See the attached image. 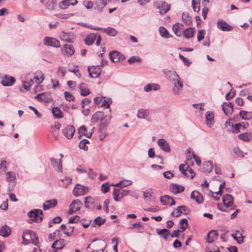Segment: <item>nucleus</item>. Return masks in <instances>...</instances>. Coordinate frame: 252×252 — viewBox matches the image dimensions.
Instances as JSON below:
<instances>
[{
  "mask_svg": "<svg viewBox=\"0 0 252 252\" xmlns=\"http://www.w3.org/2000/svg\"><path fill=\"white\" fill-rule=\"evenodd\" d=\"M169 79L173 85L172 92L174 94L179 95L183 91V83L176 71H169Z\"/></svg>",
  "mask_w": 252,
  "mask_h": 252,
  "instance_id": "f257e3e1",
  "label": "nucleus"
},
{
  "mask_svg": "<svg viewBox=\"0 0 252 252\" xmlns=\"http://www.w3.org/2000/svg\"><path fill=\"white\" fill-rule=\"evenodd\" d=\"M22 238L25 245L32 243L34 245H37L39 243L36 234L31 230L25 231L23 234Z\"/></svg>",
  "mask_w": 252,
  "mask_h": 252,
  "instance_id": "f03ea898",
  "label": "nucleus"
},
{
  "mask_svg": "<svg viewBox=\"0 0 252 252\" xmlns=\"http://www.w3.org/2000/svg\"><path fill=\"white\" fill-rule=\"evenodd\" d=\"M111 119V117L110 115H104L101 120V122L99 126V130L103 136V138H100L101 140H102L107 135L106 129L110 123Z\"/></svg>",
  "mask_w": 252,
  "mask_h": 252,
  "instance_id": "7ed1b4c3",
  "label": "nucleus"
},
{
  "mask_svg": "<svg viewBox=\"0 0 252 252\" xmlns=\"http://www.w3.org/2000/svg\"><path fill=\"white\" fill-rule=\"evenodd\" d=\"M28 215L31 219L32 221H36V222H41L43 219V212L39 209H34L30 211Z\"/></svg>",
  "mask_w": 252,
  "mask_h": 252,
  "instance_id": "20e7f679",
  "label": "nucleus"
},
{
  "mask_svg": "<svg viewBox=\"0 0 252 252\" xmlns=\"http://www.w3.org/2000/svg\"><path fill=\"white\" fill-rule=\"evenodd\" d=\"M96 39V44L99 46L100 44L101 39V37L94 33H90L84 39V42L87 45H91L94 43L95 39Z\"/></svg>",
  "mask_w": 252,
  "mask_h": 252,
  "instance_id": "39448f33",
  "label": "nucleus"
},
{
  "mask_svg": "<svg viewBox=\"0 0 252 252\" xmlns=\"http://www.w3.org/2000/svg\"><path fill=\"white\" fill-rule=\"evenodd\" d=\"M89 189L87 187L76 184L73 189V194L74 196L78 197L87 193Z\"/></svg>",
  "mask_w": 252,
  "mask_h": 252,
  "instance_id": "423d86ee",
  "label": "nucleus"
},
{
  "mask_svg": "<svg viewBox=\"0 0 252 252\" xmlns=\"http://www.w3.org/2000/svg\"><path fill=\"white\" fill-rule=\"evenodd\" d=\"M129 190L126 189H114L113 191V198L115 201H119L120 199L119 198V196H121V197H124L125 196H126L129 193Z\"/></svg>",
  "mask_w": 252,
  "mask_h": 252,
  "instance_id": "0eeeda50",
  "label": "nucleus"
},
{
  "mask_svg": "<svg viewBox=\"0 0 252 252\" xmlns=\"http://www.w3.org/2000/svg\"><path fill=\"white\" fill-rule=\"evenodd\" d=\"M189 212L190 209L187 206L182 205L177 207L176 209L171 213V216L172 217H178L182 213L188 214Z\"/></svg>",
  "mask_w": 252,
  "mask_h": 252,
  "instance_id": "6e6552de",
  "label": "nucleus"
},
{
  "mask_svg": "<svg viewBox=\"0 0 252 252\" xmlns=\"http://www.w3.org/2000/svg\"><path fill=\"white\" fill-rule=\"evenodd\" d=\"M82 205V203L79 200H74L69 205L68 214L69 215H72L75 212L80 210Z\"/></svg>",
  "mask_w": 252,
  "mask_h": 252,
  "instance_id": "1a4fd4ad",
  "label": "nucleus"
},
{
  "mask_svg": "<svg viewBox=\"0 0 252 252\" xmlns=\"http://www.w3.org/2000/svg\"><path fill=\"white\" fill-rule=\"evenodd\" d=\"M97 204L98 199L96 198L90 196L86 197L85 199V206L87 208L94 209Z\"/></svg>",
  "mask_w": 252,
  "mask_h": 252,
  "instance_id": "9d476101",
  "label": "nucleus"
},
{
  "mask_svg": "<svg viewBox=\"0 0 252 252\" xmlns=\"http://www.w3.org/2000/svg\"><path fill=\"white\" fill-rule=\"evenodd\" d=\"M233 197L228 194H225L222 197V201L224 206L226 208L231 207L230 210L234 209V206L233 205Z\"/></svg>",
  "mask_w": 252,
  "mask_h": 252,
  "instance_id": "9b49d317",
  "label": "nucleus"
},
{
  "mask_svg": "<svg viewBox=\"0 0 252 252\" xmlns=\"http://www.w3.org/2000/svg\"><path fill=\"white\" fill-rule=\"evenodd\" d=\"M88 70L90 76L92 78H97L99 77L102 71L100 65L93 66L92 67L89 66L88 67Z\"/></svg>",
  "mask_w": 252,
  "mask_h": 252,
  "instance_id": "f8f14e48",
  "label": "nucleus"
},
{
  "mask_svg": "<svg viewBox=\"0 0 252 252\" xmlns=\"http://www.w3.org/2000/svg\"><path fill=\"white\" fill-rule=\"evenodd\" d=\"M75 131V127L71 125L67 126L63 129V134L68 139H70L73 137Z\"/></svg>",
  "mask_w": 252,
  "mask_h": 252,
  "instance_id": "ddd939ff",
  "label": "nucleus"
},
{
  "mask_svg": "<svg viewBox=\"0 0 252 252\" xmlns=\"http://www.w3.org/2000/svg\"><path fill=\"white\" fill-rule=\"evenodd\" d=\"M44 44L47 46L59 47L60 46L59 41L54 38L46 37L44 39Z\"/></svg>",
  "mask_w": 252,
  "mask_h": 252,
  "instance_id": "4468645a",
  "label": "nucleus"
},
{
  "mask_svg": "<svg viewBox=\"0 0 252 252\" xmlns=\"http://www.w3.org/2000/svg\"><path fill=\"white\" fill-rule=\"evenodd\" d=\"M157 7L159 9V12L161 14H165L170 8V6L166 2H161L156 4Z\"/></svg>",
  "mask_w": 252,
  "mask_h": 252,
  "instance_id": "2eb2a0df",
  "label": "nucleus"
},
{
  "mask_svg": "<svg viewBox=\"0 0 252 252\" xmlns=\"http://www.w3.org/2000/svg\"><path fill=\"white\" fill-rule=\"evenodd\" d=\"M158 144L163 151L165 152H170L171 150L167 141L164 139L160 138L158 140Z\"/></svg>",
  "mask_w": 252,
  "mask_h": 252,
  "instance_id": "dca6fc26",
  "label": "nucleus"
},
{
  "mask_svg": "<svg viewBox=\"0 0 252 252\" xmlns=\"http://www.w3.org/2000/svg\"><path fill=\"white\" fill-rule=\"evenodd\" d=\"M217 26L219 29L222 31H232L233 28L228 23L224 21L220 20L217 22Z\"/></svg>",
  "mask_w": 252,
  "mask_h": 252,
  "instance_id": "f3484780",
  "label": "nucleus"
},
{
  "mask_svg": "<svg viewBox=\"0 0 252 252\" xmlns=\"http://www.w3.org/2000/svg\"><path fill=\"white\" fill-rule=\"evenodd\" d=\"M222 109L224 113L228 116L231 115L233 112V107L232 103L224 102L221 105Z\"/></svg>",
  "mask_w": 252,
  "mask_h": 252,
  "instance_id": "a211bd4d",
  "label": "nucleus"
},
{
  "mask_svg": "<svg viewBox=\"0 0 252 252\" xmlns=\"http://www.w3.org/2000/svg\"><path fill=\"white\" fill-rule=\"evenodd\" d=\"M191 199L195 200L198 204H202L203 202V197L202 195L198 191L193 190L191 194Z\"/></svg>",
  "mask_w": 252,
  "mask_h": 252,
  "instance_id": "6ab92c4d",
  "label": "nucleus"
},
{
  "mask_svg": "<svg viewBox=\"0 0 252 252\" xmlns=\"http://www.w3.org/2000/svg\"><path fill=\"white\" fill-rule=\"evenodd\" d=\"M52 164L55 170L61 172L62 170V160L57 159L54 158H50Z\"/></svg>",
  "mask_w": 252,
  "mask_h": 252,
  "instance_id": "aec40b11",
  "label": "nucleus"
},
{
  "mask_svg": "<svg viewBox=\"0 0 252 252\" xmlns=\"http://www.w3.org/2000/svg\"><path fill=\"white\" fill-rule=\"evenodd\" d=\"M58 202L57 199H53L48 200L45 201L43 205V208L44 210H46L55 207L57 205Z\"/></svg>",
  "mask_w": 252,
  "mask_h": 252,
  "instance_id": "412c9836",
  "label": "nucleus"
},
{
  "mask_svg": "<svg viewBox=\"0 0 252 252\" xmlns=\"http://www.w3.org/2000/svg\"><path fill=\"white\" fill-rule=\"evenodd\" d=\"M64 240L63 239L55 241L52 245V248L54 250V252H57L59 249H63L64 246Z\"/></svg>",
  "mask_w": 252,
  "mask_h": 252,
  "instance_id": "4be33fe9",
  "label": "nucleus"
},
{
  "mask_svg": "<svg viewBox=\"0 0 252 252\" xmlns=\"http://www.w3.org/2000/svg\"><path fill=\"white\" fill-rule=\"evenodd\" d=\"M110 59L112 62L114 63H117L119 62L121 58H122V55L116 51H113L109 53Z\"/></svg>",
  "mask_w": 252,
  "mask_h": 252,
  "instance_id": "5701e85b",
  "label": "nucleus"
},
{
  "mask_svg": "<svg viewBox=\"0 0 252 252\" xmlns=\"http://www.w3.org/2000/svg\"><path fill=\"white\" fill-rule=\"evenodd\" d=\"M184 189L185 188L183 186L176 184H172L170 187V191L175 194L182 192Z\"/></svg>",
  "mask_w": 252,
  "mask_h": 252,
  "instance_id": "b1692460",
  "label": "nucleus"
},
{
  "mask_svg": "<svg viewBox=\"0 0 252 252\" xmlns=\"http://www.w3.org/2000/svg\"><path fill=\"white\" fill-rule=\"evenodd\" d=\"M15 82L13 77L5 75L4 78L1 81V84L4 86H12Z\"/></svg>",
  "mask_w": 252,
  "mask_h": 252,
  "instance_id": "393cba45",
  "label": "nucleus"
},
{
  "mask_svg": "<svg viewBox=\"0 0 252 252\" xmlns=\"http://www.w3.org/2000/svg\"><path fill=\"white\" fill-rule=\"evenodd\" d=\"M218 233L216 230H211L207 234L206 240L208 243H212L217 239Z\"/></svg>",
  "mask_w": 252,
  "mask_h": 252,
  "instance_id": "a878e982",
  "label": "nucleus"
},
{
  "mask_svg": "<svg viewBox=\"0 0 252 252\" xmlns=\"http://www.w3.org/2000/svg\"><path fill=\"white\" fill-rule=\"evenodd\" d=\"M132 182L131 180L124 179L120 181L119 183L116 184H112V186L120 188L122 189L123 188L129 186L131 185Z\"/></svg>",
  "mask_w": 252,
  "mask_h": 252,
  "instance_id": "bb28decb",
  "label": "nucleus"
},
{
  "mask_svg": "<svg viewBox=\"0 0 252 252\" xmlns=\"http://www.w3.org/2000/svg\"><path fill=\"white\" fill-rule=\"evenodd\" d=\"M214 114L213 112L208 111L205 115L206 124L208 126H211L214 123Z\"/></svg>",
  "mask_w": 252,
  "mask_h": 252,
  "instance_id": "cd10ccee",
  "label": "nucleus"
},
{
  "mask_svg": "<svg viewBox=\"0 0 252 252\" xmlns=\"http://www.w3.org/2000/svg\"><path fill=\"white\" fill-rule=\"evenodd\" d=\"M74 51L73 47L70 45L66 44L63 47V54L69 57L74 54Z\"/></svg>",
  "mask_w": 252,
  "mask_h": 252,
  "instance_id": "c85d7f7f",
  "label": "nucleus"
},
{
  "mask_svg": "<svg viewBox=\"0 0 252 252\" xmlns=\"http://www.w3.org/2000/svg\"><path fill=\"white\" fill-rule=\"evenodd\" d=\"M10 233L11 229L6 225L2 226L0 229V236L4 237H7L10 234Z\"/></svg>",
  "mask_w": 252,
  "mask_h": 252,
  "instance_id": "c756f323",
  "label": "nucleus"
},
{
  "mask_svg": "<svg viewBox=\"0 0 252 252\" xmlns=\"http://www.w3.org/2000/svg\"><path fill=\"white\" fill-rule=\"evenodd\" d=\"M189 28L184 29V25L179 23H177L172 26L173 32H189Z\"/></svg>",
  "mask_w": 252,
  "mask_h": 252,
  "instance_id": "7c9ffc66",
  "label": "nucleus"
},
{
  "mask_svg": "<svg viewBox=\"0 0 252 252\" xmlns=\"http://www.w3.org/2000/svg\"><path fill=\"white\" fill-rule=\"evenodd\" d=\"M60 35L61 39L67 42H72L73 41V36L69 32H62Z\"/></svg>",
  "mask_w": 252,
  "mask_h": 252,
  "instance_id": "2f4dec72",
  "label": "nucleus"
},
{
  "mask_svg": "<svg viewBox=\"0 0 252 252\" xmlns=\"http://www.w3.org/2000/svg\"><path fill=\"white\" fill-rule=\"evenodd\" d=\"M78 133L81 135H84L87 138H90L92 136V132H87V129L86 126H82L78 129Z\"/></svg>",
  "mask_w": 252,
  "mask_h": 252,
  "instance_id": "473e14b6",
  "label": "nucleus"
},
{
  "mask_svg": "<svg viewBox=\"0 0 252 252\" xmlns=\"http://www.w3.org/2000/svg\"><path fill=\"white\" fill-rule=\"evenodd\" d=\"M160 89V86L158 84H148L146 85L144 88V90L146 92H149L152 90L157 91Z\"/></svg>",
  "mask_w": 252,
  "mask_h": 252,
  "instance_id": "72a5a7b5",
  "label": "nucleus"
},
{
  "mask_svg": "<svg viewBox=\"0 0 252 252\" xmlns=\"http://www.w3.org/2000/svg\"><path fill=\"white\" fill-rule=\"evenodd\" d=\"M238 137L244 141H250L252 140V133L251 132H245L240 134Z\"/></svg>",
  "mask_w": 252,
  "mask_h": 252,
  "instance_id": "f704fd0d",
  "label": "nucleus"
},
{
  "mask_svg": "<svg viewBox=\"0 0 252 252\" xmlns=\"http://www.w3.org/2000/svg\"><path fill=\"white\" fill-rule=\"evenodd\" d=\"M232 237L237 241L239 244L243 243L244 241V237L241 232L237 231L235 233L232 234Z\"/></svg>",
  "mask_w": 252,
  "mask_h": 252,
  "instance_id": "c9c22d12",
  "label": "nucleus"
},
{
  "mask_svg": "<svg viewBox=\"0 0 252 252\" xmlns=\"http://www.w3.org/2000/svg\"><path fill=\"white\" fill-rule=\"evenodd\" d=\"M96 7L95 9L101 11L103 8L107 4L106 0H96L95 1Z\"/></svg>",
  "mask_w": 252,
  "mask_h": 252,
  "instance_id": "e433bc0d",
  "label": "nucleus"
},
{
  "mask_svg": "<svg viewBox=\"0 0 252 252\" xmlns=\"http://www.w3.org/2000/svg\"><path fill=\"white\" fill-rule=\"evenodd\" d=\"M104 114L103 112L100 111L96 112L93 115L91 122L93 123H97L99 120H101Z\"/></svg>",
  "mask_w": 252,
  "mask_h": 252,
  "instance_id": "4c0bfd02",
  "label": "nucleus"
},
{
  "mask_svg": "<svg viewBox=\"0 0 252 252\" xmlns=\"http://www.w3.org/2000/svg\"><path fill=\"white\" fill-rule=\"evenodd\" d=\"M149 112L147 109H140L138 110L137 117L139 119H145L148 116Z\"/></svg>",
  "mask_w": 252,
  "mask_h": 252,
  "instance_id": "58836bf2",
  "label": "nucleus"
},
{
  "mask_svg": "<svg viewBox=\"0 0 252 252\" xmlns=\"http://www.w3.org/2000/svg\"><path fill=\"white\" fill-rule=\"evenodd\" d=\"M157 233L163 237L164 240H166L168 238V237L169 235L170 231L167 229L163 228L162 229H158L156 230Z\"/></svg>",
  "mask_w": 252,
  "mask_h": 252,
  "instance_id": "ea45409f",
  "label": "nucleus"
},
{
  "mask_svg": "<svg viewBox=\"0 0 252 252\" xmlns=\"http://www.w3.org/2000/svg\"><path fill=\"white\" fill-rule=\"evenodd\" d=\"M239 115L243 119L245 120H249L252 119V112L241 111Z\"/></svg>",
  "mask_w": 252,
  "mask_h": 252,
  "instance_id": "a19ab883",
  "label": "nucleus"
},
{
  "mask_svg": "<svg viewBox=\"0 0 252 252\" xmlns=\"http://www.w3.org/2000/svg\"><path fill=\"white\" fill-rule=\"evenodd\" d=\"M249 126V125L248 122H243L237 124L235 126H233L234 127V129L236 132H239L240 129L247 128Z\"/></svg>",
  "mask_w": 252,
  "mask_h": 252,
  "instance_id": "79ce46f5",
  "label": "nucleus"
},
{
  "mask_svg": "<svg viewBox=\"0 0 252 252\" xmlns=\"http://www.w3.org/2000/svg\"><path fill=\"white\" fill-rule=\"evenodd\" d=\"M203 166V171L206 172L210 173L213 169V162L211 161L206 162Z\"/></svg>",
  "mask_w": 252,
  "mask_h": 252,
  "instance_id": "37998d69",
  "label": "nucleus"
},
{
  "mask_svg": "<svg viewBox=\"0 0 252 252\" xmlns=\"http://www.w3.org/2000/svg\"><path fill=\"white\" fill-rule=\"evenodd\" d=\"M52 113L53 116L56 118H62L63 117V113L61 110L57 108L54 107L52 109Z\"/></svg>",
  "mask_w": 252,
  "mask_h": 252,
  "instance_id": "c03bdc74",
  "label": "nucleus"
},
{
  "mask_svg": "<svg viewBox=\"0 0 252 252\" xmlns=\"http://www.w3.org/2000/svg\"><path fill=\"white\" fill-rule=\"evenodd\" d=\"M200 0H192L191 5L195 12H199L200 9Z\"/></svg>",
  "mask_w": 252,
  "mask_h": 252,
  "instance_id": "a18cd8bd",
  "label": "nucleus"
},
{
  "mask_svg": "<svg viewBox=\"0 0 252 252\" xmlns=\"http://www.w3.org/2000/svg\"><path fill=\"white\" fill-rule=\"evenodd\" d=\"M105 219H102L100 217H97L94 220V222L92 223V225L93 226H95L96 225L100 226L103 224L105 222Z\"/></svg>",
  "mask_w": 252,
  "mask_h": 252,
  "instance_id": "49530a36",
  "label": "nucleus"
},
{
  "mask_svg": "<svg viewBox=\"0 0 252 252\" xmlns=\"http://www.w3.org/2000/svg\"><path fill=\"white\" fill-rule=\"evenodd\" d=\"M188 168H189V165L185 164H180L179 167V170L187 177H189V176L188 173L187 172Z\"/></svg>",
  "mask_w": 252,
  "mask_h": 252,
  "instance_id": "de8ad7c7",
  "label": "nucleus"
},
{
  "mask_svg": "<svg viewBox=\"0 0 252 252\" xmlns=\"http://www.w3.org/2000/svg\"><path fill=\"white\" fill-rule=\"evenodd\" d=\"M88 28L91 30L94 31H103V32H112L113 31H115L114 29L110 27H108L106 29H102L98 27L91 25L88 26Z\"/></svg>",
  "mask_w": 252,
  "mask_h": 252,
  "instance_id": "09e8293b",
  "label": "nucleus"
},
{
  "mask_svg": "<svg viewBox=\"0 0 252 252\" xmlns=\"http://www.w3.org/2000/svg\"><path fill=\"white\" fill-rule=\"evenodd\" d=\"M89 143V141L87 139H84L79 143V147L84 151L88 150V146L87 144Z\"/></svg>",
  "mask_w": 252,
  "mask_h": 252,
  "instance_id": "8fccbe9b",
  "label": "nucleus"
},
{
  "mask_svg": "<svg viewBox=\"0 0 252 252\" xmlns=\"http://www.w3.org/2000/svg\"><path fill=\"white\" fill-rule=\"evenodd\" d=\"M34 81H35L38 84L41 83L44 79V74L42 72H40L38 75L34 76L32 79Z\"/></svg>",
  "mask_w": 252,
  "mask_h": 252,
  "instance_id": "3c124183",
  "label": "nucleus"
},
{
  "mask_svg": "<svg viewBox=\"0 0 252 252\" xmlns=\"http://www.w3.org/2000/svg\"><path fill=\"white\" fill-rule=\"evenodd\" d=\"M178 36H183L185 38L189 39L194 36V32H174Z\"/></svg>",
  "mask_w": 252,
  "mask_h": 252,
  "instance_id": "603ef678",
  "label": "nucleus"
},
{
  "mask_svg": "<svg viewBox=\"0 0 252 252\" xmlns=\"http://www.w3.org/2000/svg\"><path fill=\"white\" fill-rule=\"evenodd\" d=\"M56 6V2L54 0H50L46 3V7L47 9L52 10L55 8Z\"/></svg>",
  "mask_w": 252,
  "mask_h": 252,
  "instance_id": "864d4df0",
  "label": "nucleus"
},
{
  "mask_svg": "<svg viewBox=\"0 0 252 252\" xmlns=\"http://www.w3.org/2000/svg\"><path fill=\"white\" fill-rule=\"evenodd\" d=\"M170 199H171V197L165 195L163 196H161L160 197V202L162 203L164 205H169V204L170 203Z\"/></svg>",
  "mask_w": 252,
  "mask_h": 252,
  "instance_id": "5fc2aeb1",
  "label": "nucleus"
},
{
  "mask_svg": "<svg viewBox=\"0 0 252 252\" xmlns=\"http://www.w3.org/2000/svg\"><path fill=\"white\" fill-rule=\"evenodd\" d=\"M6 173V180L8 182H11L14 181L15 178V174L14 172L12 171H8Z\"/></svg>",
  "mask_w": 252,
  "mask_h": 252,
  "instance_id": "6e6d98bb",
  "label": "nucleus"
},
{
  "mask_svg": "<svg viewBox=\"0 0 252 252\" xmlns=\"http://www.w3.org/2000/svg\"><path fill=\"white\" fill-rule=\"evenodd\" d=\"M33 80L31 79L29 81L23 82V86L24 88L26 91H29L30 90L31 86L33 84Z\"/></svg>",
  "mask_w": 252,
  "mask_h": 252,
  "instance_id": "4d7b16f0",
  "label": "nucleus"
},
{
  "mask_svg": "<svg viewBox=\"0 0 252 252\" xmlns=\"http://www.w3.org/2000/svg\"><path fill=\"white\" fill-rule=\"evenodd\" d=\"M62 181L63 183V186L64 188H67L71 184L72 179L69 177H65L64 179H62Z\"/></svg>",
  "mask_w": 252,
  "mask_h": 252,
  "instance_id": "13d9d810",
  "label": "nucleus"
},
{
  "mask_svg": "<svg viewBox=\"0 0 252 252\" xmlns=\"http://www.w3.org/2000/svg\"><path fill=\"white\" fill-rule=\"evenodd\" d=\"M70 5H71L70 0H63L61 2V4H59V7L62 9H64Z\"/></svg>",
  "mask_w": 252,
  "mask_h": 252,
  "instance_id": "bf43d9fd",
  "label": "nucleus"
},
{
  "mask_svg": "<svg viewBox=\"0 0 252 252\" xmlns=\"http://www.w3.org/2000/svg\"><path fill=\"white\" fill-rule=\"evenodd\" d=\"M188 220L186 219H183L180 221V225L183 231H184L188 226Z\"/></svg>",
  "mask_w": 252,
  "mask_h": 252,
  "instance_id": "052dcab7",
  "label": "nucleus"
},
{
  "mask_svg": "<svg viewBox=\"0 0 252 252\" xmlns=\"http://www.w3.org/2000/svg\"><path fill=\"white\" fill-rule=\"evenodd\" d=\"M82 84H83L81 83L79 87L81 91V94L82 96H86L90 94V92L88 89L83 88L82 87Z\"/></svg>",
  "mask_w": 252,
  "mask_h": 252,
  "instance_id": "680f3d73",
  "label": "nucleus"
},
{
  "mask_svg": "<svg viewBox=\"0 0 252 252\" xmlns=\"http://www.w3.org/2000/svg\"><path fill=\"white\" fill-rule=\"evenodd\" d=\"M141 59L137 57V56H133L131 58H130L128 60H127V62L130 63V64H131V63H133L135 62H141Z\"/></svg>",
  "mask_w": 252,
  "mask_h": 252,
  "instance_id": "e2e57ef3",
  "label": "nucleus"
},
{
  "mask_svg": "<svg viewBox=\"0 0 252 252\" xmlns=\"http://www.w3.org/2000/svg\"><path fill=\"white\" fill-rule=\"evenodd\" d=\"M233 152L235 154L240 157H244L245 156L243 152L238 147H235L233 149Z\"/></svg>",
  "mask_w": 252,
  "mask_h": 252,
  "instance_id": "0e129e2a",
  "label": "nucleus"
},
{
  "mask_svg": "<svg viewBox=\"0 0 252 252\" xmlns=\"http://www.w3.org/2000/svg\"><path fill=\"white\" fill-rule=\"evenodd\" d=\"M66 73L65 69L63 66H60L58 68L57 74L59 76L63 77Z\"/></svg>",
  "mask_w": 252,
  "mask_h": 252,
  "instance_id": "69168bd1",
  "label": "nucleus"
},
{
  "mask_svg": "<svg viewBox=\"0 0 252 252\" xmlns=\"http://www.w3.org/2000/svg\"><path fill=\"white\" fill-rule=\"evenodd\" d=\"M64 96L66 100L68 101H72L74 99V96L68 92H64Z\"/></svg>",
  "mask_w": 252,
  "mask_h": 252,
  "instance_id": "338daca9",
  "label": "nucleus"
},
{
  "mask_svg": "<svg viewBox=\"0 0 252 252\" xmlns=\"http://www.w3.org/2000/svg\"><path fill=\"white\" fill-rule=\"evenodd\" d=\"M7 162L5 160H2L0 164V170L6 172Z\"/></svg>",
  "mask_w": 252,
  "mask_h": 252,
  "instance_id": "774afa93",
  "label": "nucleus"
}]
</instances>
